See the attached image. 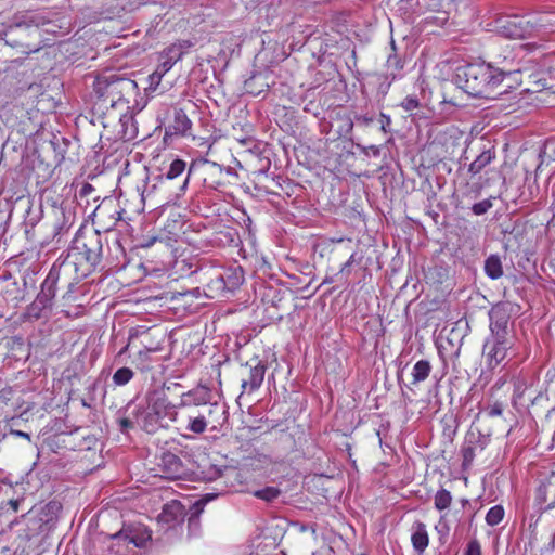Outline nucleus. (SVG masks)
<instances>
[{
  "instance_id": "nucleus-5",
  "label": "nucleus",
  "mask_w": 555,
  "mask_h": 555,
  "mask_svg": "<svg viewBox=\"0 0 555 555\" xmlns=\"http://www.w3.org/2000/svg\"><path fill=\"white\" fill-rule=\"evenodd\" d=\"M519 306L511 301H500L489 310V328L491 336L514 338L512 317L517 314Z\"/></svg>"
},
{
  "instance_id": "nucleus-13",
  "label": "nucleus",
  "mask_w": 555,
  "mask_h": 555,
  "mask_svg": "<svg viewBox=\"0 0 555 555\" xmlns=\"http://www.w3.org/2000/svg\"><path fill=\"white\" fill-rule=\"evenodd\" d=\"M103 118L107 120V122L103 121L104 127H107L111 121H119L121 126L120 134L124 140L130 141L137 138L138 129L134 125L133 116L129 114L128 111H118L103 116Z\"/></svg>"
},
{
  "instance_id": "nucleus-8",
  "label": "nucleus",
  "mask_w": 555,
  "mask_h": 555,
  "mask_svg": "<svg viewBox=\"0 0 555 555\" xmlns=\"http://www.w3.org/2000/svg\"><path fill=\"white\" fill-rule=\"evenodd\" d=\"M514 345V338H504L489 335L483 344V357L487 366L494 369L507 357L508 350Z\"/></svg>"
},
{
  "instance_id": "nucleus-16",
  "label": "nucleus",
  "mask_w": 555,
  "mask_h": 555,
  "mask_svg": "<svg viewBox=\"0 0 555 555\" xmlns=\"http://www.w3.org/2000/svg\"><path fill=\"white\" fill-rule=\"evenodd\" d=\"M118 538L127 539L129 545L132 544L135 547H142L145 542L151 539V535L144 529L127 526L119 530Z\"/></svg>"
},
{
  "instance_id": "nucleus-42",
  "label": "nucleus",
  "mask_w": 555,
  "mask_h": 555,
  "mask_svg": "<svg viewBox=\"0 0 555 555\" xmlns=\"http://www.w3.org/2000/svg\"><path fill=\"white\" fill-rule=\"evenodd\" d=\"M379 118H380V120H379L380 121V130L384 133L390 132V125H391L390 116L385 113H380Z\"/></svg>"
},
{
  "instance_id": "nucleus-30",
  "label": "nucleus",
  "mask_w": 555,
  "mask_h": 555,
  "mask_svg": "<svg viewBox=\"0 0 555 555\" xmlns=\"http://www.w3.org/2000/svg\"><path fill=\"white\" fill-rule=\"evenodd\" d=\"M185 166H186V164H185L184 160H182V159H175L170 164L168 170L166 171L165 177L168 180H173V179L178 178L185 170Z\"/></svg>"
},
{
  "instance_id": "nucleus-51",
  "label": "nucleus",
  "mask_w": 555,
  "mask_h": 555,
  "mask_svg": "<svg viewBox=\"0 0 555 555\" xmlns=\"http://www.w3.org/2000/svg\"><path fill=\"white\" fill-rule=\"evenodd\" d=\"M8 504L12 508L13 512H17L18 511L20 502L17 500H10L8 502Z\"/></svg>"
},
{
  "instance_id": "nucleus-53",
  "label": "nucleus",
  "mask_w": 555,
  "mask_h": 555,
  "mask_svg": "<svg viewBox=\"0 0 555 555\" xmlns=\"http://www.w3.org/2000/svg\"><path fill=\"white\" fill-rule=\"evenodd\" d=\"M157 241L156 237H153L151 240H149L146 243L142 244L143 247H150L152 246L155 242Z\"/></svg>"
},
{
  "instance_id": "nucleus-7",
  "label": "nucleus",
  "mask_w": 555,
  "mask_h": 555,
  "mask_svg": "<svg viewBox=\"0 0 555 555\" xmlns=\"http://www.w3.org/2000/svg\"><path fill=\"white\" fill-rule=\"evenodd\" d=\"M199 418L207 430L219 433L229 421V411L225 403L208 402L197 409Z\"/></svg>"
},
{
  "instance_id": "nucleus-52",
  "label": "nucleus",
  "mask_w": 555,
  "mask_h": 555,
  "mask_svg": "<svg viewBox=\"0 0 555 555\" xmlns=\"http://www.w3.org/2000/svg\"><path fill=\"white\" fill-rule=\"evenodd\" d=\"M367 150H370L374 156H378L380 154V150L376 145H370Z\"/></svg>"
},
{
  "instance_id": "nucleus-39",
  "label": "nucleus",
  "mask_w": 555,
  "mask_h": 555,
  "mask_svg": "<svg viewBox=\"0 0 555 555\" xmlns=\"http://www.w3.org/2000/svg\"><path fill=\"white\" fill-rule=\"evenodd\" d=\"M207 480H216L222 475V469L216 465H209L207 470L202 472Z\"/></svg>"
},
{
  "instance_id": "nucleus-19",
  "label": "nucleus",
  "mask_w": 555,
  "mask_h": 555,
  "mask_svg": "<svg viewBox=\"0 0 555 555\" xmlns=\"http://www.w3.org/2000/svg\"><path fill=\"white\" fill-rule=\"evenodd\" d=\"M500 28L502 33L509 38H520L526 33V27L518 16L508 17L505 21H500Z\"/></svg>"
},
{
  "instance_id": "nucleus-20",
  "label": "nucleus",
  "mask_w": 555,
  "mask_h": 555,
  "mask_svg": "<svg viewBox=\"0 0 555 555\" xmlns=\"http://www.w3.org/2000/svg\"><path fill=\"white\" fill-rule=\"evenodd\" d=\"M495 159V152L493 150L482 151L468 167V172L473 176L480 173L488 165Z\"/></svg>"
},
{
  "instance_id": "nucleus-35",
  "label": "nucleus",
  "mask_w": 555,
  "mask_h": 555,
  "mask_svg": "<svg viewBox=\"0 0 555 555\" xmlns=\"http://www.w3.org/2000/svg\"><path fill=\"white\" fill-rule=\"evenodd\" d=\"M492 206V201L490 198H487L481 202L475 203L472 207V211L476 216H481L486 214Z\"/></svg>"
},
{
  "instance_id": "nucleus-59",
  "label": "nucleus",
  "mask_w": 555,
  "mask_h": 555,
  "mask_svg": "<svg viewBox=\"0 0 555 555\" xmlns=\"http://www.w3.org/2000/svg\"><path fill=\"white\" fill-rule=\"evenodd\" d=\"M391 47H392L393 50L396 49L393 41L391 42Z\"/></svg>"
},
{
  "instance_id": "nucleus-37",
  "label": "nucleus",
  "mask_w": 555,
  "mask_h": 555,
  "mask_svg": "<svg viewBox=\"0 0 555 555\" xmlns=\"http://www.w3.org/2000/svg\"><path fill=\"white\" fill-rule=\"evenodd\" d=\"M401 106L405 112H412L420 106V101L415 95H408L401 102Z\"/></svg>"
},
{
  "instance_id": "nucleus-32",
  "label": "nucleus",
  "mask_w": 555,
  "mask_h": 555,
  "mask_svg": "<svg viewBox=\"0 0 555 555\" xmlns=\"http://www.w3.org/2000/svg\"><path fill=\"white\" fill-rule=\"evenodd\" d=\"M547 495H551L554 498L545 507L546 509H551L555 506V489H554V485L552 482H548L547 485H543L539 489L540 500L546 501Z\"/></svg>"
},
{
  "instance_id": "nucleus-25",
  "label": "nucleus",
  "mask_w": 555,
  "mask_h": 555,
  "mask_svg": "<svg viewBox=\"0 0 555 555\" xmlns=\"http://www.w3.org/2000/svg\"><path fill=\"white\" fill-rule=\"evenodd\" d=\"M41 219V210L40 209H33L31 205H28L25 210V219H24V225H25V233L29 235L30 231L36 227V224Z\"/></svg>"
},
{
  "instance_id": "nucleus-3",
  "label": "nucleus",
  "mask_w": 555,
  "mask_h": 555,
  "mask_svg": "<svg viewBox=\"0 0 555 555\" xmlns=\"http://www.w3.org/2000/svg\"><path fill=\"white\" fill-rule=\"evenodd\" d=\"M177 409L164 390H154L146 395L145 405L135 411L134 420L145 433L155 434L173 423Z\"/></svg>"
},
{
  "instance_id": "nucleus-40",
  "label": "nucleus",
  "mask_w": 555,
  "mask_h": 555,
  "mask_svg": "<svg viewBox=\"0 0 555 555\" xmlns=\"http://www.w3.org/2000/svg\"><path fill=\"white\" fill-rule=\"evenodd\" d=\"M341 121H343V125H341V127L338 130V134L340 137H343V135L346 137V135H348V134H350L352 132V130H353V121H352V119L350 117H345V118L341 119Z\"/></svg>"
},
{
  "instance_id": "nucleus-31",
  "label": "nucleus",
  "mask_w": 555,
  "mask_h": 555,
  "mask_svg": "<svg viewBox=\"0 0 555 555\" xmlns=\"http://www.w3.org/2000/svg\"><path fill=\"white\" fill-rule=\"evenodd\" d=\"M281 494L280 489L275 487H266L263 489L254 492V495L267 502H272L278 499Z\"/></svg>"
},
{
  "instance_id": "nucleus-12",
  "label": "nucleus",
  "mask_w": 555,
  "mask_h": 555,
  "mask_svg": "<svg viewBox=\"0 0 555 555\" xmlns=\"http://www.w3.org/2000/svg\"><path fill=\"white\" fill-rule=\"evenodd\" d=\"M162 476L167 479H180L185 475V467L182 460L170 451L162 453L158 462Z\"/></svg>"
},
{
  "instance_id": "nucleus-58",
  "label": "nucleus",
  "mask_w": 555,
  "mask_h": 555,
  "mask_svg": "<svg viewBox=\"0 0 555 555\" xmlns=\"http://www.w3.org/2000/svg\"><path fill=\"white\" fill-rule=\"evenodd\" d=\"M127 349H128V345L125 346V348H122L119 353L121 354V353L126 352Z\"/></svg>"
},
{
  "instance_id": "nucleus-10",
  "label": "nucleus",
  "mask_w": 555,
  "mask_h": 555,
  "mask_svg": "<svg viewBox=\"0 0 555 555\" xmlns=\"http://www.w3.org/2000/svg\"><path fill=\"white\" fill-rule=\"evenodd\" d=\"M173 424L179 431H190L195 435L204 434L207 429L203 425L197 411L177 409Z\"/></svg>"
},
{
  "instance_id": "nucleus-11",
  "label": "nucleus",
  "mask_w": 555,
  "mask_h": 555,
  "mask_svg": "<svg viewBox=\"0 0 555 555\" xmlns=\"http://www.w3.org/2000/svg\"><path fill=\"white\" fill-rule=\"evenodd\" d=\"M245 366L247 369V375L242 378V392L240 397L245 393L249 395L258 390L263 383L264 374L267 371V365L262 361H256L255 364L247 362Z\"/></svg>"
},
{
  "instance_id": "nucleus-2",
  "label": "nucleus",
  "mask_w": 555,
  "mask_h": 555,
  "mask_svg": "<svg viewBox=\"0 0 555 555\" xmlns=\"http://www.w3.org/2000/svg\"><path fill=\"white\" fill-rule=\"evenodd\" d=\"M137 82L129 78L117 75L98 77L94 82L98 98L95 109L103 116L118 111H129V98L137 93Z\"/></svg>"
},
{
  "instance_id": "nucleus-38",
  "label": "nucleus",
  "mask_w": 555,
  "mask_h": 555,
  "mask_svg": "<svg viewBox=\"0 0 555 555\" xmlns=\"http://www.w3.org/2000/svg\"><path fill=\"white\" fill-rule=\"evenodd\" d=\"M463 555H481V545L477 539L470 540L463 553Z\"/></svg>"
},
{
  "instance_id": "nucleus-15",
  "label": "nucleus",
  "mask_w": 555,
  "mask_h": 555,
  "mask_svg": "<svg viewBox=\"0 0 555 555\" xmlns=\"http://www.w3.org/2000/svg\"><path fill=\"white\" fill-rule=\"evenodd\" d=\"M411 542L417 555H423L429 544V534L424 522L416 520L411 527Z\"/></svg>"
},
{
  "instance_id": "nucleus-45",
  "label": "nucleus",
  "mask_w": 555,
  "mask_h": 555,
  "mask_svg": "<svg viewBox=\"0 0 555 555\" xmlns=\"http://www.w3.org/2000/svg\"><path fill=\"white\" fill-rule=\"evenodd\" d=\"M119 425H120L121 431H126L129 428L133 427V422L131 420L125 417L119 421Z\"/></svg>"
},
{
  "instance_id": "nucleus-46",
  "label": "nucleus",
  "mask_w": 555,
  "mask_h": 555,
  "mask_svg": "<svg viewBox=\"0 0 555 555\" xmlns=\"http://www.w3.org/2000/svg\"><path fill=\"white\" fill-rule=\"evenodd\" d=\"M10 434L13 435V436H16V437H21V438H25L27 440H30V435L28 433H25V431H22V430H17V429L11 428L10 429Z\"/></svg>"
},
{
  "instance_id": "nucleus-28",
  "label": "nucleus",
  "mask_w": 555,
  "mask_h": 555,
  "mask_svg": "<svg viewBox=\"0 0 555 555\" xmlns=\"http://www.w3.org/2000/svg\"><path fill=\"white\" fill-rule=\"evenodd\" d=\"M133 376H134L133 371L129 367L124 366V367L118 369L114 373L113 383L116 386H125L133 378Z\"/></svg>"
},
{
  "instance_id": "nucleus-9",
  "label": "nucleus",
  "mask_w": 555,
  "mask_h": 555,
  "mask_svg": "<svg viewBox=\"0 0 555 555\" xmlns=\"http://www.w3.org/2000/svg\"><path fill=\"white\" fill-rule=\"evenodd\" d=\"M72 272V262L61 261L59 258L51 267L48 275L43 280L40 286V294L51 299H54L56 295V285L61 279L68 275Z\"/></svg>"
},
{
  "instance_id": "nucleus-57",
  "label": "nucleus",
  "mask_w": 555,
  "mask_h": 555,
  "mask_svg": "<svg viewBox=\"0 0 555 555\" xmlns=\"http://www.w3.org/2000/svg\"><path fill=\"white\" fill-rule=\"evenodd\" d=\"M188 181H189V178H186V179L184 180L183 185H182V189H185V188H186Z\"/></svg>"
},
{
  "instance_id": "nucleus-6",
  "label": "nucleus",
  "mask_w": 555,
  "mask_h": 555,
  "mask_svg": "<svg viewBox=\"0 0 555 555\" xmlns=\"http://www.w3.org/2000/svg\"><path fill=\"white\" fill-rule=\"evenodd\" d=\"M244 270L241 266L225 268L207 284L210 292L227 297L234 293L244 282Z\"/></svg>"
},
{
  "instance_id": "nucleus-55",
  "label": "nucleus",
  "mask_w": 555,
  "mask_h": 555,
  "mask_svg": "<svg viewBox=\"0 0 555 555\" xmlns=\"http://www.w3.org/2000/svg\"><path fill=\"white\" fill-rule=\"evenodd\" d=\"M150 79H151V82L154 83H158L159 81H157V77H154V73L150 76Z\"/></svg>"
},
{
  "instance_id": "nucleus-36",
  "label": "nucleus",
  "mask_w": 555,
  "mask_h": 555,
  "mask_svg": "<svg viewBox=\"0 0 555 555\" xmlns=\"http://www.w3.org/2000/svg\"><path fill=\"white\" fill-rule=\"evenodd\" d=\"M49 20L40 13H35L26 16L25 23L27 25H34L36 27L44 26Z\"/></svg>"
},
{
  "instance_id": "nucleus-23",
  "label": "nucleus",
  "mask_w": 555,
  "mask_h": 555,
  "mask_svg": "<svg viewBox=\"0 0 555 555\" xmlns=\"http://www.w3.org/2000/svg\"><path fill=\"white\" fill-rule=\"evenodd\" d=\"M430 372H431V365H430L429 361H427V360L417 361L414 364L413 370H412V377H413L412 384L417 385V384L424 382L425 379H427Z\"/></svg>"
},
{
  "instance_id": "nucleus-4",
  "label": "nucleus",
  "mask_w": 555,
  "mask_h": 555,
  "mask_svg": "<svg viewBox=\"0 0 555 555\" xmlns=\"http://www.w3.org/2000/svg\"><path fill=\"white\" fill-rule=\"evenodd\" d=\"M102 248L101 234L95 231L89 236L76 237L63 261L72 262V271H78V264L82 266L81 260H85L86 268L82 269L81 276H86L101 262Z\"/></svg>"
},
{
  "instance_id": "nucleus-24",
  "label": "nucleus",
  "mask_w": 555,
  "mask_h": 555,
  "mask_svg": "<svg viewBox=\"0 0 555 555\" xmlns=\"http://www.w3.org/2000/svg\"><path fill=\"white\" fill-rule=\"evenodd\" d=\"M119 531L111 534L108 538L112 541L109 551L115 555H129V544L127 539H119Z\"/></svg>"
},
{
  "instance_id": "nucleus-14",
  "label": "nucleus",
  "mask_w": 555,
  "mask_h": 555,
  "mask_svg": "<svg viewBox=\"0 0 555 555\" xmlns=\"http://www.w3.org/2000/svg\"><path fill=\"white\" fill-rule=\"evenodd\" d=\"M210 399V393L207 388L192 389L181 395V400L176 406L180 410H195L207 404Z\"/></svg>"
},
{
  "instance_id": "nucleus-43",
  "label": "nucleus",
  "mask_w": 555,
  "mask_h": 555,
  "mask_svg": "<svg viewBox=\"0 0 555 555\" xmlns=\"http://www.w3.org/2000/svg\"><path fill=\"white\" fill-rule=\"evenodd\" d=\"M503 413V404L501 402H494L492 405L489 406L487 414L490 417H496L502 415Z\"/></svg>"
},
{
  "instance_id": "nucleus-33",
  "label": "nucleus",
  "mask_w": 555,
  "mask_h": 555,
  "mask_svg": "<svg viewBox=\"0 0 555 555\" xmlns=\"http://www.w3.org/2000/svg\"><path fill=\"white\" fill-rule=\"evenodd\" d=\"M461 454L463 468L470 467L475 459V447L473 444H464L461 449Z\"/></svg>"
},
{
  "instance_id": "nucleus-29",
  "label": "nucleus",
  "mask_w": 555,
  "mask_h": 555,
  "mask_svg": "<svg viewBox=\"0 0 555 555\" xmlns=\"http://www.w3.org/2000/svg\"><path fill=\"white\" fill-rule=\"evenodd\" d=\"M43 309L34 300L26 307L23 313L24 321H36L39 320L43 314Z\"/></svg>"
},
{
  "instance_id": "nucleus-49",
  "label": "nucleus",
  "mask_w": 555,
  "mask_h": 555,
  "mask_svg": "<svg viewBox=\"0 0 555 555\" xmlns=\"http://www.w3.org/2000/svg\"><path fill=\"white\" fill-rule=\"evenodd\" d=\"M387 80H388V81H387V83H386V85L382 83V85H380V87H379V91H380L383 94H386V93L388 92V90H389V88H390V86H391V83H392L391 78H390V79H387Z\"/></svg>"
},
{
  "instance_id": "nucleus-54",
  "label": "nucleus",
  "mask_w": 555,
  "mask_h": 555,
  "mask_svg": "<svg viewBox=\"0 0 555 555\" xmlns=\"http://www.w3.org/2000/svg\"><path fill=\"white\" fill-rule=\"evenodd\" d=\"M334 282V279L333 278H330V276H326L323 281V284H328V283H333Z\"/></svg>"
},
{
  "instance_id": "nucleus-21",
  "label": "nucleus",
  "mask_w": 555,
  "mask_h": 555,
  "mask_svg": "<svg viewBox=\"0 0 555 555\" xmlns=\"http://www.w3.org/2000/svg\"><path fill=\"white\" fill-rule=\"evenodd\" d=\"M486 275L491 280H498L503 275V264L499 255H490L485 260L483 267Z\"/></svg>"
},
{
  "instance_id": "nucleus-47",
  "label": "nucleus",
  "mask_w": 555,
  "mask_h": 555,
  "mask_svg": "<svg viewBox=\"0 0 555 555\" xmlns=\"http://www.w3.org/2000/svg\"><path fill=\"white\" fill-rule=\"evenodd\" d=\"M356 120H357L358 122H361V124H363V125H366V126H367V125H370L371 122H373V117H370V116H367V115H359V116H357V117H356Z\"/></svg>"
},
{
  "instance_id": "nucleus-27",
  "label": "nucleus",
  "mask_w": 555,
  "mask_h": 555,
  "mask_svg": "<svg viewBox=\"0 0 555 555\" xmlns=\"http://www.w3.org/2000/svg\"><path fill=\"white\" fill-rule=\"evenodd\" d=\"M504 515V507L502 505H494L487 512L486 522L488 526L494 527L503 520Z\"/></svg>"
},
{
  "instance_id": "nucleus-34",
  "label": "nucleus",
  "mask_w": 555,
  "mask_h": 555,
  "mask_svg": "<svg viewBox=\"0 0 555 555\" xmlns=\"http://www.w3.org/2000/svg\"><path fill=\"white\" fill-rule=\"evenodd\" d=\"M158 61H159V64L156 67V69L154 70V77H157V81H160L163 76L166 73H168L175 64L167 59H162L160 54H159Z\"/></svg>"
},
{
  "instance_id": "nucleus-56",
  "label": "nucleus",
  "mask_w": 555,
  "mask_h": 555,
  "mask_svg": "<svg viewBox=\"0 0 555 555\" xmlns=\"http://www.w3.org/2000/svg\"><path fill=\"white\" fill-rule=\"evenodd\" d=\"M212 166L216 167L219 171H221V167L217 163H212Z\"/></svg>"
},
{
  "instance_id": "nucleus-41",
  "label": "nucleus",
  "mask_w": 555,
  "mask_h": 555,
  "mask_svg": "<svg viewBox=\"0 0 555 555\" xmlns=\"http://www.w3.org/2000/svg\"><path fill=\"white\" fill-rule=\"evenodd\" d=\"M35 301L43 309H50L53 305V299L43 296L42 294L38 293V295L35 298Z\"/></svg>"
},
{
  "instance_id": "nucleus-17",
  "label": "nucleus",
  "mask_w": 555,
  "mask_h": 555,
  "mask_svg": "<svg viewBox=\"0 0 555 555\" xmlns=\"http://www.w3.org/2000/svg\"><path fill=\"white\" fill-rule=\"evenodd\" d=\"M193 46L194 43L191 40H178L164 49L159 54L162 59H167L176 64Z\"/></svg>"
},
{
  "instance_id": "nucleus-50",
  "label": "nucleus",
  "mask_w": 555,
  "mask_h": 555,
  "mask_svg": "<svg viewBox=\"0 0 555 555\" xmlns=\"http://www.w3.org/2000/svg\"><path fill=\"white\" fill-rule=\"evenodd\" d=\"M80 278H81V275L77 278V281H75V282H74V281H69V282H68V291H67V293L63 296L64 298H66V296H67L69 293H72V292H73V289H74L75 285L77 284V282L79 281V279H80Z\"/></svg>"
},
{
  "instance_id": "nucleus-44",
  "label": "nucleus",
  "mask_w": 555,
  "mask_h": 555,
  "mask_svg": "<svg viewBox=\"0 0 555 555\" xmlns=\"http://www.w3.org/2000/svg\"><path fill=\"white\" fill-rule=\"evenodd\" d=\"M354 262V254H352L349 259L343 264V267L339 270V274H349L350 267Z\"/></svg>"
},
{
  "instance_id": "nucleus-22",
  "label": "nucleus",
  "mask_w": 555,
  "mask_h": 555,
  "mask_svg": "<svg viewBox=\"0 0 555 555\" xmlns=\"http://www.w3.org/2000/svg\"><path fill=\"white\" fill-rule=\"evenodd\" d=\"M387 74L385 79L391 78V81L401 77L400 72L404 67V61H402L397 54H390L386 62Z\"/></svg>"
},
{
  "instance_id": "nucleus-48",
  "label": "nucleus",
  "mask_w": 555,
  "mask_h": 555,
  "mask_svg": "<svg viewBox=\"0 0 555 555\" xmlns=\"http://www.w3.org/2000/svg\"><path fill=\"white\" fill-rule=\"evenodd\" d=\"M93 191V186L89 183H85L82 185V188L80 189V195L83 196V195H88L89 193H91Z\"/></svg>"
},
{
  "instance_id": "nucleus-18",
  "label": "nucleus",
  "mask_w": 555,
  "mask_h": 555,
  "mask_svg": "<svg viewBox=\"0 0 555 555\" xmlns=\"http://www.w3.org/2000/svg\"><path fill=\"white\" fill-rule=\"evenodd\" d=\"M192 127V121L182 108H176L173 112V120L168 126L166 134L169 132L172 134L184 135Z\"/></svg>"
},
{
  "instance_id": "nucleus-26",
  "label": "nucleus",
  "mask_w": 555,
  "mask_h": 555,
  "mask_svg": "<svg viewBox=\"0 0 555 555\" xmlns=\"http://www.w3.org/2000/svg\"><path fill=\"white\" fill-rule=\"evenodd\" d=\"M452 503V494L446 489H440L436 492L434 498V505L438 511H444L450 507Z\"/></svg>"
},
{
  "instance_id": "nucleus-1",
  "label": "nucleus",
  "mask_w": 555,
  "mask_h": 555,
  "mask_svg": "<svg viewBox=\"0 0 555 555\" xmlns=\"http://www.w3.org/2000/svg\"><path fill=\"white\" fill-rule=\"evenodd\" d=\"M520 69L494 67L491 64H468L459 68L461 88L472 96L490 98L505 78L517 76Z\"/></svg>"
}]
</instances>
